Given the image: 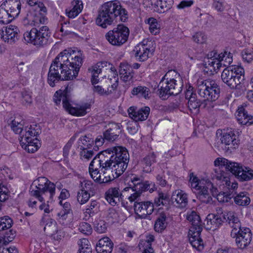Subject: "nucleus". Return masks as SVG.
I'll return each mask as SVG.
<instances>
[{
    "mask_svg": "<svg viewBox=\"0 0 253 253\" xmlns=\"http://www.w3.org/2000/svg\"><path fill=\"white\" fill-rule=\"evenodd\" d=\"M83 64L81 53L64 50L52 61L48 73L47 83L53 87L61 81L73 80L79 74Z\"/></svg>",
    "mask_w": 253,
    "mask_h": 253,
    "instance_id": "obj_1",
    "label": "nucleus"
},
{
    "mask_svg": "<svg viewBox=\"0 0 253 253\" xmlns=\"http://www.w3.org/2000/svg\"><path fill=\"white\" fill-rule=\"evenodd\" d=\"M118 16L121 21L124 22L128 19L127 11L122 7L119 1H107L100 8L96 23L97 25L106 28L108 25H111Z\"/></svg>",
    "mask_w": 253,
    "mask_h": 253,
    "instance_id": "obj_2",
    "label": "nucleus"
},
{
    "mask_svg": "<svg viewBox=\"0 0 253 253\" xmlns=\"http://www.w3.org/2000/svg\"><path fill=\"white\" fill-rule=\"evenodd\" d=\"M53 100L58 105L62 101L63 107L70 114L76 116H83L86 114L87 110L90 108L91 105L88 103H85L78 107H73L70 104V95L68 89V86L66 87L63 91L59 90L54 94Z\"/></svg>",
    "mask_w": 253,
    "mask_h": 253,
    "instance_id": "obj_3",
    "label": "nucleus"
},
{
    "mask_svg": "<svg viewBox=\"0 0 253 253\" xmlns=\"http://www.w3.org/2000/svg\"><path fill=\"white\" fill-rule=\"evenodd\" d=\"M197 89L199 95L204 98L203 100L208 101V105L213 108L212 102L219 98L220 93V87L216 82L210 80L199 81Z\"/></svg>",
    "mask_w": 253,
    "mask_h": 253,
    "instance_id": "obj_4",
    "label": "nucleus"
},
{
    "mask_svg": "<svg viewBox=\"0 0 253 253\" xmlns=\"http://www.w3.org/2000/svg\"><path fill=\"white\" fill-rule=\"evenodd\" d=\"M99 163L101 164L105 163V168H110L111 164L108 162L117 160L120 162H129V156L127 149L122 146H116L101 152L98 154Z\"/></svg>",
    "mask_w": 253,
    "mask_h": 253,
    "instance_id": "obj_5",
    "label": "nucleus"
},
{
    "mask_svg": "<svg viewBox=\"0 0 253 253\" xmlns=\"http://www.w3.org/2000/svg\"><path fill=\"white\" fill-rule=\"evenodd\" d=\"M99 163L101 164L105 163V168H110L111 164L108 162L117 160L120 162H129V156L127 149L122 146H116L101 152L98 154Z\"/></svg>",
    "mask_w": 253,
    "mask_h": 253,
    "instance_id": "obj_6",
    "label": "nucleus"
},
{
    "mask_svg": "<svg viewBox=\"0 0 253 253\" xmlns=\"http://www.w3.org/2000/svg\"><path fill=\"white\" fill-rule=\"evenodd\" d=\"M244 69L239 66L227 67L222 71L221 80L231 89H238L244 80Z\"/></svg>",
    "mask_w": 253,
    "mask_h": 253,
    "instance_id": "obj_7",
    "label": "nucleus"
},
{
    "mask_svg": "<svg viewBox=\"0 0 253 253\" xmlns=\"http://www.w3.org/2000/svg\"><path fill=\"white\" fill-rule=\"evenodd\" d=\"M51 32L46 26H42L39 29L32 28L23 34L25 42L37 46H43L49 42Z\"/></svg>",
    "mask_w": 253,
    "mask_h": 253,
    "instance_id": "obj_8",
    "label": "nucleus"
},
{
    "mask_svg": "<svg viewBox=\"0 0 253 253\" xmlns=\"http://www.w3.org/2000/svg\"><path fill=\"white\" fill-rule=\"evenodd\" d=\"M123 131V126L120 123L110 122L106 126V129L103 133V136L99 135L95 139V145L93 149L95 151L99 150L105 141L113 142L118 139Z\"/></svg>",
    "mask_w": 253,
    "mask_h": 253,
    "instance_id": "obj_9",
    "label": "nucleus"
},
{
    "mask_svg": "<svg viewBox=\"0 0 253 253\" xmlns=\"http://www.w3.org/2000/svg\"><path fill=\"white\" fill-rule=\"evenodd\" d=\"M33 184H36V189H30V193L32 196L35 197L40 202L44 201L42 195L47 191L50 193V199L52 200L55 193V185L45 177H39L35 180Z\"/></svg>",
    "mask_w": 253,
    "mask_h": 253,
    "instance_id": "obj_10",
    "label": "nucleus"
},
{
    "mask_svg": "<svg viewBox=\"0 0 253 253\" xmlns=\"http://www.w3.org/2000/svg\"><path fill=\"white\" fill-rule=\"evenodd\" d=\"M189 181L192 187L198 191L197 198L202 203H211L212 198L208 192V189L212 187V183L209 180H200L193 172L189 174Z\"/></svg>",
    "mask_w": 253,
    "mask_h": 253,
    "instance_id": "obj_11",
    "label": "nucleus"
},
{
    "mask_svg": "<svg viewBox=\"0 0 253 253\" xmlns=\"http://www.w3.org/2000/svg\"><path fill=\"white\" fill-rule=\"evenodd\" d=\"M129 30L123 24H119L105 35L106 39L112 45L121 46L128 40Z\"/></svg>",
    "mask_w": 253,
    "mask_h": 253,
    "instance_id": "obj_12",
    "label": "nucleus"
},
{
    "mask_svg": "<svg viewBox=\"0 0 253 253\" xmlns=\"http://www.w3.org/2000/svg\"><path fill=\"white\" fill-rule=\"evenodd\" d=\"M167 73L161 80L158 87V94L163 100L167 99L171 95H176L181 91V87L178 85L174 79L166 78Z\"/></svg>",
    "mask_w": 253,
    "mask_h": 253,
    "instance_id": "obj_13",
    "label": "nucleus"
},
{
    "mask_svg": "<svg viewBox=\"0 0 253 253\" xmlns=\"http://www.w3.org/2000/svg\"><path fill=\"white\" fill-rule=\"evenodd\" d=\"M42 12L33 8L27 11L23 16L22 23L24 26H38L40 24H46L48 22L47 14Z\"/></svg>",
    "mask_w": 253,
    "mask_h": 253,
    "instance_id": "obj_14",
    "label": "nucleus"
},
{
    "mask_svg": "<svg viewBox=\"0 0 253 253\" xmlns=\"http://www.w3.org/2000/svg\"><path fill=\"white\" fill-rule=\"evenodd\" d=\"M239 230L235 227H233L231 235L236 238L235 241L237 246L243 249L247 247L252 241V233L251 230L247 227H242L237 226Z\"/></svg>",
    "mask_w": 253,
    "mask_h": 253,
    "instance_id": "obj_15",
    "label": "nucleus"
},
{
    "mask_svg": "<svg viewBox=\"0 0 253 253\" xmlns=\"http://www.w3.org/2000/svg\"><path fill=\"white\" fill-rule=\"evenodd\" d=\"M192 223L188 232L189 240L194 248L198 251H201L204 247L203 241L200 237L202 230L201 222Z\"/></svg>",
    "mask_w": 253,
    "mask_h": 253,
    "instance_id": "obj_16",
    "label": "nucleus"
},
{
    "mask_svg": "<svg viewBox=\"0 0 253 253\" xmlns=\"http://www.w3.org/2000/svg\"><path fill=\"white\" fill-rule=\"evenodd\" d=\"M190 88V87L189 88ZM185 99L188 100V107L191 111H195V113L199 112V108H209L208 101H201L197 98V95L192 90L188 89L185 92Z\"/></svg>",
    "mask_w": 253,
    "mask_h": 253,
    "instance_id": "obj_17",
    "label": "nucleus"
},
{
    "mask_svg": "<svg viewBox=\"0 0 253 253\" xmlns=\"http://www.w3.org/2000/svg\"><path fill=\"white\" fill-rule=\"evenodd\" d=\"M215 166H221L225 170L234 175L237 178V174L241 173L243 166L241 164L233 162L224 158H218L214 162Z\"/></svg>",
    "mask_w": 253,
    "mask_h": 253,
    "instance_id": "obj_18",
    "label": "nucleus"
},
{
    "mask_svg": "<svg viewBox=\"0 0 253 253\" xmlns=\"http://www.w3.org/2000/svg\"><path fill=\"white\" fill-rule=\"evenodd\" d=\"M135 213L142 219L151 220L150 215L154 211L153 202L150 201L136 202L133 205Z\"/></svg>",
    "mask_w": 253,
    "mask_h": 253,
    "instance_id": "obj_19",
    "label": "nucleus"
},
{
    "mask_svg": "<svg viewBox=\"0 0 253 253\" xmlns=\"http://www.w3.org/2000/svg\"><path fill=\"white\" fill-rule=\"evenodd\" d=\"M41 129L40 126L37 124L31 125L29 126H26L24 127L22 132L21 133V140L22 141V143L28 141H32L35 139V137L37 138L41 133Z\"/></svg>",
    "mask_w": 253,
    "mask_h": 253,
    "instance_id": "obj_20",
    "label": "nucleus"
},
{
    "mask_svg": "<svg viewBox=\"0 0 253 253\" xmlns=\"http://www.w3.org/2000/svg\"><path fill=\"white\" fill-rule=\"evenodd\" d=\"M150 112V109L147 106L138 109L134 107H130L128 109L129 117L136 122L146 120L148 118Z\"/></svg>",
    "mask_w": 253,
    "mask_h": 253,
    "instance_id": "obj_21",
    "label": "nucleus"
},
{
    "mask_svg": "<svg viewBox=\"0 0 253 253\" xmlns=\"http://www.w3.org/2000/svg\"><path fill=\"white\" fill-rule=\"evenodd\" d=\"M171 200L174 206L180 209L185 208L188 205L187 194L180 189L176 190L172 192Z\"/></svg>",
    "mask_w": 253,
    "mask_h": 253,
    "instance_id": "obj_22",
    "label": "nucleus"
},
{
    "mask_svg": "<svg viewBox=\"0 0 253 253\" xmlns=\"http://www.w3.org/2000/svg\"><path fill=\"white\" fill-rule=\"evenodd\" d=\"M222 144L228 146L227 149L229 148L235 149L238 146L239 140L237 139V136L235 131L232 128L228 129L222 133L220 138Z\"/></svg>",
    "mask_w": 253,
    "mask_h": 253,
    "instance_id": "obj_23",
    "label": "nucleus"
},
{
    "mask_svg": "<svg viewBox=\"0 0 253 253\" xmlns=\"http://www.w3.org/2000/svg\"><path fill=\"white\" fill-rule=\"evenodd\" d=\"M111 164L110 168H105V163L103 164H100V168L101 171H105L107 170H112L113 172L115 175L116 177H119L122 174L124 173L127 167L128 163L120 162L117 160L113 162H108Z\"/></svg>",
    "mask_w": 253,
    "mask_h": 253,
    "instance_id": "obj_24",
    "label": "nucleus"
},
{
    "mask_svg": "<svg viewBox=\"0 0 253 253\" xmlns=\"http://www.w3.org/2000/svg\"><path fill=\"white\" fill-rule=\"evenodd\" d=\"M0 6L10 13V15L16 17L20 13L21 3L20 0H5Z\"/></svg>",
    "mask_w": 253,
    "mask_h": 253,
    "instance_id": "obj_25",
    "label": "nucleus"
},
{
    "mask_svg": "<svg viewBox=\"0 0 253 253\" xmlns=\"http://www.w3.org/2000/svg\"><path fill=\"white\" fill-rule=\"evenodd\" d=\"M19 32V29L16 26L9 25L5 27V34L3 33V31L1 32L2 34L1 38L5 42L11 44L18 40Z\"/></svg>",
    "mask_w": 253,
    "mask_h": 253,
    "instance_id": "obj_26",
    "label": "nucleus"
},
{
    "mask_svg": "<svg viewBox=\"0 0 253 253\" xmlns=\"http://www.w3.org/2000/svg\"><path fill=\"white\" fill-rule=\"evenodd\" d=\"M98 154L93 158L89 166V171L92 178L98 183L100 182L101 178V171L100 164Z\"/></svg>",
    "mask_w": 253,
    "mask_h": 253,
    "instance_id": "obj_27",
    "label": "nucleus"
},
{
    "mask_svg": "<svg viewBox=\"0 0 253 253\" xmlns=\"http://www.w3.org/2000/svg\"><path fill=\"white\" fill-rule=\"evenodd\" d=\"M113 243L110 238L104 237L100 239L96 245L97 253H111L112 252Z\"/></svg>",
    "mask_w": 253,
    "mask_h": 253,
    "instance_id": "obj_28",
    "label": "nucleus"
},
{
    "mask_svg": "<svg viewBox=\"0 0 253 253\" xmlns=\"http://www.w3.org/2000/svg\"><path fill=\"white\" fill-rule=\"evenodd\" d=\"M235 116L239 123L241 125H250L253 124V116L249 115L244 107L238 108Z\"/></svg>",
    "mask_w": 253,
    "mask_h": 253,
    "instance_id": "obj_29",
    "label": "nucleus"
},
{
    "mask_svg": "<svg viewBox=\"0 0 253 253\" xmlns=\"http://www.w3.org/2000/svg\"><path fill=\"white\" fill-rule=\"evenodd\" d=\"M78 148L81 150L93 148L95 145V140L91 133L82 135L78 141ZM93 150L95 151L93 149Z\"/></svg>",
    "mask_w": 253,
    "mask_h": 253,
    "instance_id": "obj_30",
    "label": "nucleus"
},
{
    "mask_svg": "<svg viewBox=\"0 0 253 253\" xmlns=\"http://www.w3.org/2000/svg\"><path fill=\"white\" fill-rule=\"evenodd\" d=\"M119 73L121 78L125 82L131 81L134 74L131 66L125 63H121Z\"/></svg>",
    "mask_w": 253,
    "mask_h": 253,
    "instance_id": "obj_31",
    "label": "nucleus"
},
{
    "mask_svg": "<svg viewBox=\"0 0 253 253\" xmlns=\"http://www.w3.org/2000/svg\"><path fill=\"white\" fill-rule=\"evenodd\" d=\"M122 194L118 188L109 189L105 193V199L112 206H115L121 198Z\"/></svg>",
    "mask_w": 253,
    "mask_h": 253,
    "instance_id": "obj_32",
    "label": "nucleus"
},
{
    "mask_svg": "<svg viewBox=\"0 0 253 253\" xmlns=\"http://www.w3.org/2000/svg\"><path fill=\"white\" fill-rule=\"evenodd\" d=\"M133 51L135 52V57L138 58L137 60L141 62L146 61L150 52V49L144 44H138Z\"/></svg>",
    "mask_w": 253,
    "mask_h": 253,
    "instance_id": "obj_33",
    "label": "nucleus"
},
{
    "mask_svg": "<svg viewBox=\"0 0 253 253\" xmlns=\"http://www.w3.org/2000/svg\"><path fill=\"white\" fill-rule=\"evenodd\" d=\"M72 8L66 9V13L70 18H74L82 11L83 4L82 0H74L72 2Z\"/></svg>",
    "mask_w": 253,
    "mask_h": 253,
    "instance_id": "obj_34",
    "label": "nucleus"
},
{
    "mask_svg": "<svg viewBox=\"0 0 253 253\" xmlns=\"http://www.w3.org/2000/svg\"><path fill=\"white\" fill-rule=\"evenodd\" d=\"M132 95L138 98H144L146 99H149L150 90V89L144 85H137L134 86L131 91Z\"/></svg>",
    "mask_w": 253,
    "mask_h": 253,
    "instance_id": "obj_35",
    "label": "nucleus"
},
{
    "mask_svg": "<svg viewBox=\"0 0 253 253\" xmlns=\"http://www.w3.org/2000/svg\"><path fill=\"white\" fill-rule=\"evenodd\" d=\"M156 155L153 152L148 154L141 160V164L143 166V171L147 173L150 172L152 168L151 166L156 163Z\"/></svg>",
    "mask_w": 253,
    "mask_h": 253,
    "instance_id": "obj_36",
    "label": "nucleus"
},
{
    "mask_svg": "<svg viewBox=\"0 0 253 253\" xmlns=\"http://www.w3.org/2000/svg\"><path fill=\"white\" fill-rule=\"evenodd\" d=\"M169 201V195L167 193H164L162 191H159L157 197L154 198L153 203V208L154 207H159L161 205L165 206L167 205Z\"/></svg>",
    "mask_w": 253,
    "mask_h": 253,
    "instance_id": "obj_37",
    "label": "nucleus"
},
{
    "mask_svg": "<svg viewBox=\"0 0 253 253\" xmlns=\"http://www.w3.org/2000/svg\"><path fill=\"white\" fill-rule=\"evenodd\" d=\"M23 142H25L24 141ZM39 140L35 137L32 141H28L26 143H22V141H20V144L25 150L29 153H34L37 151L39 148L38 145Z\"/></svg>",
    "mask_w": 253,
    "mask_h": 253,
    "instance_id": "obj_38",
    "label": "nucleus"
},
{
    "mask_svg": "<svg viewBox=\"0 0 253 253\" xmlns=\"http://www.w3.org/2000/svg\"><path fill=\"white\" fill-rule=\"evenodd\" d=\"M219 167H220L218 169H216L215 170V176L217 179L225 181L226 185L227 186H229L231 184V182L229 180L230 173L228 172V171H224V168H222L221 166Z\"/></svg>",
    "mask_w": 253,
    "mask_h": 253,
    "instance_id": "obj_39",
    "label": "nucleus"
},
{
    "mask_svg": "<svg viewBox=\"0 0 253 253\" xmlns=\"http://www.w3.org/2000/svg\"><path fill=\"white\" fill-rule=\"evenodd\" d=\"M241 172L237 174V178L241 181H249L253 179V170L248 167L243 166Z\"/></svg>",
    "mask_w": 253,
    "mask_h": 253,
    "instance_id": "obj_40",
    "label": "nucleus"
},
{
    "mask_svg": "<svg viewBox=\"0 0 253 253\" xmlns=\"http://www.w3.org/2000/svg\"><path fill=\"white\" fill-rule=\"evenodd\" d=\"M218 57V62L216 65L219 64L220 67L222 66L229 67L228 66L232 62V56L230 53L225 51L224 53H221L217 55Z\"/></svg>",
    "mask_w": 253,
    "mask_h": 253,
    "instance_id": "obj_41",
    "label": "nucleus"
},
{
    "mask_svg": "<svg viewBox=\"0 0 253 253\" xmlns=\"http://www.w3.org/2000/svg\"><path fill=\"white\" fill-rule=\"evenodd\" d=\"M173 0H158L156 4L159 13H164L172 7Z\"/></svg>",
    "mask_w": 253,
    "mask_h": 253,
    "instance_id": "obj_42",
    "label": "nucleus"
},
{
    "mask_svg": "<svg viewBox=\"0 0 253 253\" xmlns=\"http://www.w3.org/2000/svg\"><path fill=\"white\" fill-rule=\"evenodd\" d=\"M246 192H240L236 196L234 197L235 203L240 206H247L250 203V198L247 196Z\"/></svg>",
    "mask_w": 253,
    "mask_h": 253,
    "instance_id": "obj_43",
    "label": "nucleus"
},
{
    "mask_svg": "<svg viewBox=\"0 0 253 253\" xmlns=\"http://www.w3.org/2000/svg\"><path fill=\"white\" fill-rule=\"evenodd\" d=\"M149 25V30L151 34L156 35L160 33V25L156 19L150 17L145 21Z\"/></svg>",
    "mask_w": 253,
    "mask_h": 253,
    "instance_id": "obj_44",
    "label": "nucleus"
},
{
    "mask_svg": "<svg viewBox=\"0 0 253 253\" xmlns=\"http://www.w3.org/2000/svg\"><path fill=\"white\" fill-rule=\"evenodd\" d=\"M15 17H12V14L0 6V23L1 24H7L11 22Z\"/></svg>",
    "mask_w": 253,
    "mask_h": 253,
    "instance_id": "obj_45",
    "label": "nucleus"
},
{
    "mask_svg": "<svg viewBox=\"0 0 253 253\" xmlns=\"http://www.w3.org/2000/svg\"><path fill=\"white\" fill-rule=\"evenodd\" d=\"M103 173V178H101L100 184L107 183L114 179L117 178L112 170H107L105 171H101Z\"/></svg>",
    "mask_w": 253,
    "mask_h": 253,
    "instance_id": "obj_46",
    "label": "nucleus"
},
{
    "mask_svg": "<svg viewBox=\"0 0 253 253\" xmlns=\"http://www.w3.org/2000/svg\"><path fill=\"white\" fill-rule=\"evenodd\" d=\"M15 237V232L12 229H10L8 231H5L3 234L2 238V245H6L9 243L13 241Z\"/></svg>",
    "mask_w": 253,
    "mask_h": 253,
    "instance_id": "obj_47",
    "label": "nucleus"
},
{
    "mask_svg": "<svg viewBox=\"0 0 253 253\" xmlns=\"http://www.w3.org/2000/svg\"><path fill=\"white\" fill-rule=\"evenodd\" d=\"M27 3L31 6L37 5L40 11H42L43 14H47V8L44 4L39 0H27Z\"/></svg>",
    "mask_w": 253,
    "mask_h": 253,
    "instance_id": "obj_48",
    "label": "nucleus"
},
{
    "mask_svg": "<svg viewBox=\"0 0 253 253\" xmlns=\"http://www.w3.org/2000/svg\"><path fill=\"white\" fill-rule=\"evenodd\" d=\"M243 60L247 62H251L253 60V48H246L243 49L241 52Z\"/></svg>",
    "mask_w": 253,
    "mask_h": 253,
    "instance_id": "obj_49",
    "label": "nucleus"
},
{
    "mask_svg": "<svg viewBox=\"0 0 253 253\" xmlns=\"http://www.w3.org/2000/svg\"><path fill=\"white\" fill-rule=\"evenodd\" d=\"M77 133H76L72 137H71V138L69 139V140L68 141L66 144L64 146L63 148V155L65 158L68 157L69 154L70 150L72 147V144L75 141L76 137H77Z\"/></svg>",
    "mask_w": 253,
    "mask_h": 253,
    "instance_id": "obj_50",
    "label": "nucleus"
},
{
    "mask_svg": "<svg viewBox=\"0 0 253 253\" xmlns=\"http://www.w3.org/2000/svg\"><path fill=\"white\" fill-rule=\"evenodd\" d=\"M79 231L85 235H90L92 232L91 226L88 222H80L79 226Z\"/></svg>",
    "mask_w": 253,
    "mask_h": 253,
    "instance_id": "obj_51",
    "label": "nucleus"
},
{
    "mask_svg": "<svg viewBox=\"0 0 253 253\" xmlns=\"http://www.w3.org/2000/svg\"><path fill=\"white\" fill-rule=\"evenodd\" d=\"M155 240V237L153 235L149 234L146 236V240H141L138 244V247L140 249L144 247H151V243Z\"/></svg>",
    "mask_w": 253,
    "mask_h": 253,
    "instance_id": "obj_52",
    "label": "nucleus"
},
{
    "mask_svg": "<svg viewBox=\"0 0 253 253\" xmlns=\"http://www.w3.org/2000/svg\"><path fill=\"white\" fill-rule=\"evenodd\" d=\"M109 227L107 222H95L94 224V230L99 234L105 233Z\"/></svg>",
    "mask_w": 253,
    "mask_h": 253,
    "instance_id": "obj_53",
    "label": "nucleus"
},
{
    "mask_svg": "<svg viewBox=\"0 0 253 253\" xmlns=\"http://www.w3.org/2000/svg\"><path fill=\"white\" fill-rule=\"evenodd\" d=\"M60 229V227H59V224L57 222H47L44 227V230H46L51 235L52 233L58 232V230Z\"/></svg>",
    "mask_w": 253,
    "mask_h": 253,
    "instance_id": "obj_54",
    "label": "nucleus"
},
{
    "mask_svg": "<svg viewBox=\"0 0 253 253\" xmlns=\"http://www.w3.org/2000/svg\"><path fill=\"white\" fill-rule=\"evenodd\" d=\"M90 198V194L84 192V190H80L78 193L77 200L81 204H84L88 201Z\"/></svg>",
    "mask_w": 253,
    "mask_h": 253,
    "instance_id": "obj_55",
    "label": "nucleus"
},
{
    "mask_svg": "<svg viewBox=\"0 0 253 253\" xmlns=\"http://www.w3.org/2000/svg\"><path fill=\"white\" fill-rule=\"evenodd\" d=\"M98 208V203L96 201H92L91 202L88 208L86 209L85 214L88 213L89 217L91 216V214L94 215L95 213L97 212Z\"/></svg>",
    "mask_w": 253,
    "mask_h": 253,
    "instance_id": "obj_56",
    "label": "nucleus"
},
{
    "mask_svg": "<svg viewBox=\"0 0 253 253\" xmlns=\"http://www.w3.org/2000/svg\"><path fill=\"white\" fill-rule=\"evenodd\" d=\"M10 126L13 131L15 133L19 134L20 136L21 133H22L23 129L24 128L23 125L21 124L20 122H18V121H16L15 120H14L12 121Z\"/></svg>",
    "mask_w": 253,
    "mask_h": 253,
    "instance_id": "obj_57",
    "label": "nucleus"
},
{
    "mask_svg": "<svg viewBox=\"0 0 253 253\" xmlns=\"http://www.w3.org/2000/svg\"><path fill=\"white\" fill-rule=\"evenodd\" d=\"M93 91L101 96H107L112 93V91L109 90V87H108L107 90H104V89L100 85H94L93 87Z\"/></svg>",
    "mask_w": 253,
    "mask_h": 253,
    "instance_id": "obj_58",
    "label": "nucleus"
},
{
    "mask_svg": "<svg viewBox=\"0 0 253 253\" xmlns=\"http://www.w3.org/2000/svg\"><path fill=\"white\" fill-rule=\"evenodd\" d=\"M70 204L68 202L63 204V207L64 210L58 213L59 216H61L60 219L62 220L66 219L68 214H70Z\"/></svg>",
    "mask_w": 253,
    "mask_h": 253,
    "instance_id": "obj_59",
    "label": "nucleus"
},
{
    "mask_svg": "<svg viewBox=\"0 0 253 253\" xmlns=\"http://www.w3.org/2000/svg\"><path fill=\"white\" fill-rule=\"evenodd\" d=\"M207 39V36L202 32H197L193 36V41L197 43L203 44L205 43Z\"/></svg>",
    "mask_w": 253,
    "mask_h": 253,
    "instance_id": "obj_60",
    "label": "nucleus"
},
{
    "mask_svg": "<svg viewBox=\"0 0 253 253\" xmlns=\"http://www.w3.org/2000/svg\"><path fill=\"white\" fill-rule=\"evenodd\" d=\"M151 184H150L148 181L142 182L141 183L139 184L138 186L134 187V189H133L132 191H137L141 194L143 192L148 191V187L151 186Z\"/></svg>",
    "mask_w": 253,
    "mask_h": 253,
    "instance_id": "obj_61",
    "label": "nucleus"
},
{
    "mask_svg": "<svg viewBox=\"0 0 253 253\" xmlns=\"http://www.w3.org/2000/svg\"><path fill=\"white\" fill-rule=\"evenodd\" d=\"M186 219L188 221H201L199 214L194 211L187 212Z\"/></svg>",
    "mask_w": 253,
    "mask_h": 253,
    "instance_id": "obj_62",
    "label": "nucleus"
},
{
    "mask_svg": "<svg viewBox=\"0 0 253 253\" xmlns=\"http://www.w3.org/2000/svg\"><path fill=\"white\" fill-rule=\"evenodd\" d=\"M82 189L81 190H84V192H91L93 190V183L90 180H85L81 183Z\"/></svg>",
    "mask_w": 253,
    "mask_h": 253,
    "instance_id": "obj_63",
    "label": "nucleus"
},
{
    "mask_svg": "<svg viewBox=\"0 0 253 253\" xmlns=\"http://www.w3.org/2000/svg\"><path fill=\"white\" fill-rule=\"evenodd\" d=\"M17 68L21 77L27 78L29 76L28 66L25 65L23 62H21L18 65Z\"/></svg>",
    "mask_w": 253,
    "mask_h": 253,
    "instance_id": "obj_64",
    "label": "nucleus"
}]
</instances>
